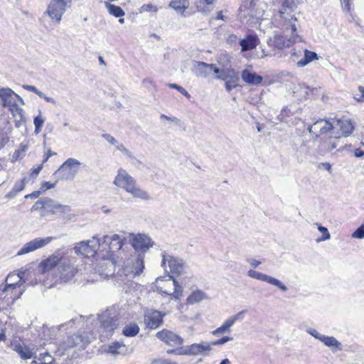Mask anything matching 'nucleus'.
Listing matches in <instances>:
<instances>
[{"label": "nucleus", "mask_w": 364, "mask_h": 364, "mask_svg": "<svg viewBox=\"0 0 364 364\" xmlns=\"http://www.w3.org/2000/svg\"><path fill=\"white\" fill-rule=\"evenodd\" d=\"M5 282L0 285V309L11 306L26 290L25 282L19 274L8 275Z\"/></svg>", "instance_id": "obj_1"}, {"label": "nucleus", "mask_w": 364, "mask_h": 364, "mask_svg": "<svg viewBox=\"0 0 364 364\" xmlns=\"http://www.w3.org/2000/svg\"><path fill=\"white\" fill-rule=\"evenodd\" d=\"M113 183L116 186L124 189L135 198L141 200H149L150 198L149 193L137 186L136 180L122 168L118 170Z\"/></svg>", "instance_id": "obj_2"}, {"label": "nucleus", "mask_w": 364, "mask_h": 364, "mask_svg": "<svg viewBox=\"0 0 364 364\" xmlns=\"http://www.w3.org/2000/svg\"><path fill=\"white\" fill-rule=\"evenodd\" d=\"M296 8L295 0H284L279 16L276 18L278 27L285 30L291 29L294 31L296 30L299 25L296 16Z\"/></svg>", "instance_id": "obj_3"}, {"label": "nucleus", "mask_w": 364, "mask_h": 364, "mask_svg": "<svg viewBox=\"0 0 364 364\" xmlns=\"http://www.w3.org/2000/svg\"><path fill=\"white\" fill-rule=\"evenodd\" d=\"M161 257L162 266L166 272L172 274L171 276L179 277L186 272L188 266L183 259L166 252H163Z\"/></svg>", "instance_id": "obj_4"}, {"label": "nucleus", "mask_w": 364, "mask_h": 364, "mask_svg": "<svg viewBox=\"0 0 364 364\" xmlns=\"http://www.w3.org/2000/svg\"><path fill=\"white\" fill-rule=\"evenodd\" d=\"M80 162L74 158H68L53 173V176L55 177V182L58 181L73 180L79 171Z\"/></svg>", "instance_id": "obj_5"}, {"label": "nucleus", "mask_w": 364, "mask_h": 364, "mask_svg": "<svg viewBox=\"0 0 364 364\" xmlns=\"http://www.w3.org/2000/svg\"><path fill=\"white\" fill-rule=\"evenodd\" d=\"M75 257H65L58 266V273L56 280L61 282H68L70 281L78 272V267L76 264Z\"/></svg>", "instance_id": "obj_6"}, {"label": "nucleus", "mask_w": 364, "mask_h": 364, "mask_svg": "<svg viewBox=\"0 0 364 364\" xmlns=\"http://www.w3.org/2000/svg\"><path fill=\"white\" fill-rule=\"evenodd\" d=\"M101 247V242L97 236H93L92 240L81 241L74 247L77 255L86 257H93Z\"/></svg>", "instance_id": "obj_7"}, {"label": "nucleus", "mask_w": 364, "mask_h": 364, "mask_svg": "<svg viewBox=\"0 0 364 364\" xmlns=\"http://www.w3.org/2000/svg\"><path fill=\"white\" fill-rule=\"evenodd\" d=\"M144 269V257L141 255L129 258L122 268V273L130 278L140 275Z\"/></svg>", "instance_id": "obj_8"}, {"label": "nucleus", "mask_w": 364, "mask_h": 364, "mask_svg": "<svg viewBox=\"0 0 364 364\" xmlns=\"http://www.w3.org/2000/svg\"><path fill=\"white\" fill-rule=\"evenodd\" d=\"M71 0H52L48 4L47 13L48 16L54 21L60 22L62 16L65 13L68 4Z\"/></svg>", "instance_id": "obj_9"}, {"label": "nucleus", "mask_w": 364, "mask_h": 364, "mask_svg": "<svg viewBox=\"0 0 364 364\" xmlns=\"http://www.w3.org/2000/svg\"><path fill=\"white\" fill-rule=\"evenodd\" d=\"M0 100L1 101V105L9 109L17 105V101H19L21 105H24L23 100L9 87L1 88Z\"/></svg>", "instance_id": "obj_10"}, {"label": "nucleus", "mask_w": 364, "mask_h": 364, "mask_svg": "<svg viewBox=\"0 0 364 364\" xmlns=\"http://www.w3.org/2000/svg\"><path fill=\"white\" fill-rule=\"evenodd\" d=\"M283 30L287 33L289 31L291 36L287 39L283 36H275L272 40V44L275 48L282 50L285 48H289L292 44L302 41V38L298 35L296 32L297 29L295 31L291 29Z\"/></svg>", "instance_id": "obj_11"}, {"label": "nucleus", "mask_w": 364, "mask_h": 364, "mask_svg": "<svg viewBox=\"0 0 364 364\" xmlns=\"http://www.w3.org/2000/svg\"><path fill=\"white\" fill-rule=\"evenodd\" d=\"M55 237H46L45 238L37 237L26 244L18 251L17 255H23L37 250L41 249L50 243Z\"/></svg>", "instance_id": "obj_12"}, {"label": "nucleus", "mask_w": 364, "mask_h": 364, "mask_svg": "<svg viewBox=\"0 0 364 364\" xmlns=\"http://www.w3.org/2000/svg\"><path fill=\"white\" fill-rule=\"evenodd\" d=\"M332 122L329 120L320 119L313 124L309 125L307 129L309 132L317 139L320 135L329 132L333 133Z\"/></svg>", "instance_id": "obj_13"}, {"label": "nucleus", "mask_w": 364, "mask_h": 364, "mask_svg": "<svg viewBox=\"0 0 364 364\" xmlns=\"http://www.w3.org/2000/svg\"><path fill=\"white\" fill-rule=\"evenodd\" d=\"M306 332L330 348L332 351L342 350V344L335 337L321 335L317 330L311 328H307Z\"/></svg>", "instance_id": "obj_14"}, {"label": "nucleus", "mask_w": 364, "mask_h": 364, "mask_svg": "<svg viewBox=\"0 0 364 364\" xmlns=\"http://www.w3.org/2000/svg\"><path fill=\"white\" fill-rule=\"evenodd\" d=\"M131 244L136 252L144 253L153 246L154 242L148 235L139 233L132 235Z\"/></svg>", "instance_id": "obj_15"}, {"label": "nucleus", "mask_w": 364, "mask_h": 364, "mask_svg": "<svg viewBox=\"0 0 364 364\" xmlns=\"http://www.w3.org/2000/svg\"><path fill=\"white\" fill-rule=\"evenodd\" d=\"M70 210L71 208L69 205L61 204L52 198H48L46 210V211H41V215L43 217L48 215L66 214L70 213Z\"/></svg>", "instance_id": "obj_16"}, {"label": "nucleus", "mask_w": 364, "mask_h": 364, "mask_svg": "<svg viewBox=\"0 0 364 364\" xmlns=\"http://www.w3.org/2000/svg\"><path fill=\"white\" fill-rule=\"evenodd\" d=\"M247 276L250 278L260 280L275 286L283 291H286L287 290V286L281 281L266 274L261 273L253 269H250L247 272Z\"/></svg>", "instance_id": "obj_17"}, {"label": "nucleus", "mask_w": 364, "mask_h": 364, "mask_svg": "<svg viewBox=\"0 0 364 364\" xmlns=\"http://www.w3.org/2000/svg\"><path fill=\"white\" fill-rule=\"evenodd\" d=\"M165 314L157 310H146L144 313V323L146 327L156 329L163 323Z\"/></svg>", "instance_id": "obj_18"}, {"label": "nucleus", "mask_w": 364, "mask_h": 364, "mask_svg": "<svg viewBox=\"0 0 364 364\" xmlns=\"http://www.w3.org/2000/svg\"><path fill=\"white\" fill-rule=\"evenodd\" d=\"M124 245L123 238L118 234L112 235H105L101 242V247L109 250V252H114L119 250Z\"/></svg>", "instance_id": "obj_19"}, {"label": "nucleus", "mask_w": 364, "mask_h": 364, "mask_svg": "<svg viewBox=\"0 0 364 364\" xmlns=\"http://www.w3.org/2000/svg\"><path fill=\"white\" fill-rule=\"evenodd\" d=\"M333 125V133L337 134L341 136H349L354 129V126L351 123L350 121L348 120H335L332 121Z\"/></svg>", "instance_id": "obj_20"}, {"label": "nucleus", "mask_w": 364, "mask_h": 364, "mask_svg": "<svg viewBox=\"0 0 364 364\" xmlns=\"http://www.w3.org/2000/svg\"><path fill=\"white\" fill-rule=\"evenodd\" d=\"M156 337L169 346H180L183 343V339L174 332L163 329L156 333Z\"/></svg>", "instance_id": "obj_21"}, {"label": "nucleus", "mask_w": 364, "mask_h": 364, "mask_svg": "<svg viewBox=\"0 0 364 364\" xmlns=\"http://www.w3.org/2000/svg\"><path fill=\"white\" fill-rule=\"evenodd\" d=\"M101 326L107 331H113L118 326V318L110 311H105L98 316Z\"/></svg>", "instance_id": "obj_22"}, {"label": "nucleus", "mask_w": 364, "mask_h": 364, "mask_svg": "<svg viewBox=\"0 0 364 364\" xmlns=\"http://www.w3.org/2000/svg\"><path fill=\"white\" fill-rule=\"evenodd\" d=\"M245 312V311H241L237 314L228 318L221 326L217 328L212 332L213 335L219 336L220 334L230 332V328L234 325L236 321H241L243 319Z\"/></svg>", "instance_id": "obj_23"}, {"label": "nucleus", "mask_w": 364, "mask_h": 364, "mask_svg": "<svg viewBox=\"0 0 364 364\" xmlns=\"http://www.w3.org/2000/svg\"><path fill=\"white\" fill-rule=\"evenodd\" d=\"M108 257H111L112 255L108 254ZM116 267V263L110 258L103 259L98 264L97 271L103 277H107L114 274Z\"/></svg>", "instance_id": "obj_24"}, {"label": "nucleus", "mask_w": 364, "mask_h": 364, "mask_svg": "<svg viewBox=\"0 0 364 364\" xmlns=\"http://www.w3.org/2000/svg\"><path fill=\"white\" fill-rule=\"evenodd\" d=\"M63 259L60 251L58 250L47 259L43 260L41 263V267L43 273H46L51 270L58 264L59 265Z\"/></svg>", "instance_id": "obj_25"}, {"label": "nucleus", "mask_w": 364, "mask_h": 364, "mask_svg": "<svg viewBox=\"0 0 364 364\" xmlns=\"http://www.w3.org/2000/svg\"><path fill=\"white\" fill-rule=\"evenodd\" d=\"M13 349L15 350L23 360L36 358V354L38 349L35 348H29L27 346L21 345L19 342L13 343Z\"/></svg>", "instance_id": "obj_26"}, {"label": "nucleus", "mask_w": 364, "mask_h": 364, "mask_svg": "<svg viewBox=\"0 0 364 364\" xmlns=\"http://www.w3.org/2000/svg\"><path fill=\"white\" fill-rule=\"evenodd\" d=\"M218 77L220 78V80L225 81V87L228 92H230L238 85L239 75L232 68L229 72H227V75L224 77L220 76Z\"/></svg>", "instance_id": "obj_27"}, {"label": "nucleus", "mask_w": 364, "mask_h": 364, "mask_svg": "<svg viewBox=\"0 0 364 364\" xmlns=\"http://www.w3.org/2000/svg\"><path fill=\"white\" fill-rule=\"evenodd\" d=\"M105 352L112 355L127 354L128 348L122 341H114L105 346Z\"/></svg>", "instance_id": "obj_28"}, {"label": "nucleus", "mask_w": 364, "mask_h": 364, "mask_svg": "<svg viewBox=\"0 0 364 364\" xmlns=\"http://www.w3.org/2000/svg\"><path fill=\"white\" fill-rule=\"evenodd\" d=\"M299 112V109L294 106H289L284 107L279 116L280 121L286 123H294L293 117L296 116ZM296 117H294V119Z\"/></svg>", "instance_id": "obj_29"}, {"label": "nucleus", "mask_w": 364, "mask_h": 364, "mask_svg": "<svg viewBox=\"0 0 364 364\" xmlns=\"http://www.w3.org/2000/svg\"><path fill=\"white\" fill-rule=\"evenodd\" d=\"M341 138L339 134H331L328 141L324 142L325 149L328 151H341L344 149L343 144H340Z\"/></svg>", "instance_id": "obj_30"}, {"label": "nucleus", "mask_w": 364, "mask_h": 364, "mask_svg": "<svg viewBox=\"0 0 364 364\" xmlns=\"http://www.w3.org/2000/svg\"><path fill=\"white\" fill-rule=\"evenodd\" d=\"M67 346L68 348H73L80 346L84 348L89 343L90 340L87 336L75 334L68 338Z\"/></svg>", "instance_id": "obj_31"}, {"label": "nucleus", "mask_w": 364, "mask_h": 364, "mask_svg": "<svg viewBox=\"0 0 364 364\" xmlns=\"http://www.w3.org/2000/svg\"><path fill=\"white\" fill-rule=\"evenodd\" d=\"M241 77L242 80L250 85H257L262 81V77L256 73H252L248 69L242 71Z\"/></svg>", "instance_id": "obj_32"}, {"label": "nucleus", "mask_w": 364, "mask_h": 364, "mask_svg": "<svg viewBox=\"0 0 364 364\" xmlns=\"http://www.w3.org/2000/svg\"><path fill=\"white\" fill-rule=\"evenodd\" d=\"M193 70L197 77L206 78L210 72V64L202 61H196Z\"/></svg>", "instance_id": "obj_33"}, {"label": "nucleus", "mask_w": 364, "mask_h": 364, "mask_svg": "<svg viewBox=\"0 0 364 364\" xmlns=\"http://www.w3.org/2000/svg\"><path fill=\"white\" fill-rule=\"evenodd\" d=\"M211 350L210 344L207 342L193 343L188 346L189 355H198Z\"/></svg>", "instance_id": "obj_34"}, {"label": "nucleus", "mask_w": 364, "mask_h": 364, "mask_svg": "<svg viewBox=\"0 0 364 364\" xmlns=\"http://www.w3.org/2000/svg\"><path fill=\"white\" fill-rule=\"evenodd\" d=\"M11 113L16 127H20L26 121L24 111L18 105L9 109Z\"/></svg>", "instance_id": "obj_35"}, {"label": "nucleus", "mask_w": 364, "mask_h": 364, "mask_svg": "<svg viewBox=\"0 0 364 364\" xmlns=\"http://www.w3.org/2000/svg\"><path fill=\"white\" fill-rule=\"evenodd\" d=\"M166 284H168L170 289H171V293L174 298L176 299H179L183 293V287L178 284L173 277L168 274Z\"/></svg>", "instance_id": "obj_36"}, {"label": "nucleus", "mask_w": 364, "mask_h": 364, "mask_svg": "<svg viewBox=\"0 0 364 364\" xmlns=\"http://www.w3.org/2000/svg\"><path fill=\"white\" fill-rule=\"evenodd\" d=\"M255 6V4L253 0H245L243 4L239 9L240 15L241 17H245L246 16H249L251 17L256 16V14L253 11V8Z\"/></svg>", "instance_id": "obj_37"}, {"label": "nucleus", "mask_w": 364, "mask_h": 364, "mask_svg": "<svg viewBox=\"0 0 364 364\" xmlns=\"http://www.w3.org/2000/svg\"><path fill=\"white\" fill-rule=\"evenodd\" d=\"M257 38L253 36H248L246 38L240 41L242 51H247L254 49L257 46Z\"/></svg>", "instance_id": "obj_38"}, {"label": "nucleus", "mask_w": 364, "mask_h": 364, "mask_svg": "<svg viewBox=\"0 0 364 364\" xmlns=\"http://www.w3.org/2000/svg\"><path fill=\"white\" fill-rule=\"evenodd\" d=\"M318 55L315 52L310 51L306 48H304V56L299 62V67L302 68L306 66L314 60H318Z\"/></svg>", "instance_id": "obj_39"}, {"label": "nucleus", "mask_w": 364, "mask_h": 364, "mask_svg": "<svg viewBox=\"0 0 364 364\" xmlns=\"http://www.w3.org/2000/svg\"><path fill=\"white\" fill-rule=\"evenodd\" d=\"M169 7L178 14H183L189 6L188 0H172L169 3Z\"/></svg>", "instance_id": "obj_40"}, {"label": "nucleus", "mask_w": 364, "mask_h": 364, "mask_svg": "<svg viewBox=\"0 0 364 364\" xmlns=\"http://www.w3.org/2000/svg\"><path fill=\"white\" fill-rule=\"evenodd\" d=\"M206 298L207 296L203 291L197 290L193 291L191 294V295L187 298V303L188 304H194L196 303L201 301L202 300Z\"/></svg>", "instance_id": "obj_41"}, {"label": "nucleus", "mask_w": 364, "mask_h": 364, "mask_svg": "<svg viewBox=\"0 0 364 364\" xmlns=\"http://www.w3.org/2000/svg\"><path fill=\"white\" fill-rule=\"evenodd\" d=\"M166 279H164L162 277H158L156 280V289L159 292L166 295H172L171 289H170L168 284H166Z\"/></svg>", "instance_id": "obj_42"}, {"label": "nucleus", "mask_w": 364, "mask_h": 364, "mask_svg": "<svg viewBox=\"0 0 364 364\" xmlns=\"http://www.w3.org/2000/svg\"><path fill=\"white\" fill-rule=\"evenodd\" d=\"M105 7L107 8L109 14L115 17H122L125 15V13L122 9L118 6H115L109 3H105Z\"/></svg>", "instance_id": "obj_43"}, {"label": "nucleus", "mask_w": 364, "mask_h": 364, "mask_svg": "<svg viewBox=\"0 0 364 364\" xmlns=\"http://www.w3.org/2000/svg\"><path fill=\"white\" fill-rule=\"evenodd\" d=\"M230 63L231 57L225 52L220 53L217 57V64L223 68H227Z\"/></svg>", "instance_id": "obj_44"}, {"label": "nucleus", "mask_w": 364, "mask_h": 364, "mask_svg": "<svg viewBox=\"0 0 364 364\" xmlns=\"http://www.w3.org/2000/svg\"><path fill=\"white\" fill-rule=\"evenodd\" d=\"M210 72H213L215 76V79L216 80H220V78H219L218 77L220 76V77H225L226 75H227V72H229L231 68H220L219 67L217 66L216 64H213V63H210Z\"/></svg>", "instance_id": "obj_45"}, {"label": "nucleus", "mask_w": 364, "mask_h": 364, "mask_svg": "<svg viewBox=\"0 0 364 364\" xmlns=\"http://www.w3.org/2000/svg\"><path fill=\"white\" fill-rule=\"evenodd\" d=\"M139 332V327L136 323H131L126 326L123 329V334L127 337H133Z\"/></svg>", "instance_id": "obj_46"}, {"label": "nucleus", "mask_w": 364, "mask_h": 364, "mask_svg": "<svg viewBox=\"0 0 364 364\" xmlns=\"http://www.w3.org/2000/svg\"><path fill=\"white\" fill-rule=\"evenodd\" d=\"M28 149V145L26 144H21L18 149H16L12 155L13 160H18L21 159L25 152Z\"/></svg>", "instance_id": "obj_47"}, {"label": "nucleus", "mask_w": 364, "mask_h": 364, "mask_svg": "<svg viewBox=\"0 0 364 364\" xmlns=\"http://www.w3.org/2000/svg\"><path fill=\"white\" fill-rule=\"evenodd\" d=\"M45 122V119L43 117L41 113L34 117L33 124L35 126L34 132L38 134L41 132L42 127Z\"/></svg>", "instance_id": "obj_48"}, {"label": "nucleus", "mask_w": 364, "mask_h": 364, "mask_svg": "<svg viewBox=\"0 0 364 364\" xmlns=\"http://www.w3.org/2000/svg\"><path fill=\"white\" fill-rule=\"evenodd\" d=\"M304 56V49H299L296 50L295 48L291 50L290 54V60L296 64L299 67V62L301 58Z\"/></svg>", "instance_id": "obj_49"}, {"label": "nucleus", "mask_w": 364, "mask_h": 364, "mask_svg": "<svg viewBox=\"0 0 364 364\" xmlns=\"http://www.w3.org/2000/svg\"><path fill=\"white\" fill-rule=\"evenodd\" d=\"M315 225L317 226L318 230L323 235L321 237H319V238L316 239V242H321V241H325V240H329L331 238V235H330L328 229L326 227L322 226L321 225H320V224H318L317 223Z\"/></svg>", "instance_id": "obj_50"}, {"label": "nucleus", "mask_w": 364, "mask_h": 364, "mask_svg": "<svg viewBox=\"0 0 364 364\" xmlns=\"http://www.w3.org/2000/svg\"><path fill=\"white\" fill-rule=\"evenodd\" d=\"M214 2V0H200L196 4L197 10L200 12L206 14L208 13L210 10L203 6V4L205 3L208 6L212 5Z\"/></svg>", "instance_id": "obj_51"}, {"label": "nucleus", "mask_w": 364, "mask_h": 364, "mask_svg": "<svg viewBox=\"0 0 364 364\" xmlns=\"http://www.w3.org/2000/svg\"><path fill=\"white\" fill-rule=\"evenodd\" d=\"M38 359L41 364H53L54 362V358L48 352L40 353Z\"/></svg>", "instance_id": "obj_52"}, {"label": "nucleus", "mask_w": 364, "mask_h": 364, "mask_svg": "<svg viewBox=\"0 0 364 364\" xmlns=\"http://www.w3.org/2000/svg\"><path fill=\"white\" fill-rule=\"evenodd\" d=\"M47 198H43L37 200L33 205L31 210L33 211L41 210L42 211H46L47 205Z\"/></svg>", "instance_id": "obj_53"}, {"label": "nucleus", "mask_w": 364, "mask_h": 364, "mask_svg": "<svg viewBox=\"0 0 364 364\" xmlns=\"http://www.w3.org/2000/svg\"><path fill=\"white\" fill-rule=\"evenodd\" d=\"M168 353H175L176 355H189L188 346L180 347L173 350H168Z\"/></svg>", "instance_id": "obj_54"}, {"label": "nucleus", "mask_w": 364, "mask_h": 364, "mask_svg": "<svg viewBox=\"0 0 364 364\" xmlns=\"http://www.w3.org/2000/svg\"><path fill=\"white\" fill-rule=\"evenodd\" d=\"M232 340V337H230V336H224L218 340H216V341H212L211 343H210L209 344H210V346H221V345H223L225 344V343L228 342V341H230Z\"/></svg>", "instance_id": "obj_55"}, {"label": "nucleus", "mask_w": 364, "mask_h": 364, "mask_svg": "<svg viewBox=\"0 0 364 364\" xmlns=\"http://www.w3.org/2000/svg\"><path fill=\"white\" fill-rule=\"evenodd\" d=\"M168 87L177 90L178 92H180L182 95H183L188 98L191 97L190 94L183 87L179 86L177 84L171 83L168 85Z\"/></svg>", "instance_id": "obj_56"}, {"label": "nucleus", "mask_w": 364, "mask_h": 364, "mask_svg": "<svg viewBox=\"0 0 364 364\" xmlns=\"http://www.w3.org/2000/svg\"><path fill=\"white\" fill-rule=\"evenodd\" d=\"M352 237L357 239H364V225H360L353 234Z\"/></svg>", "instance_id": "obj_57"}, {"label": "nucleus", "mask_w": 364, "mask_h": 364, "mask_svg": "<svg viewBox=\"0 0 364 364\" xmlns=\"http://www.w3.org/2000/svg\"><path fill=\"white\" fill-rule=\"evenodd\" d=\"M23 88L27 91L34 92L38 97H43V92L38 90L35 86L29 85H23Z\"/></svg>", "instance_id": "obj_58"}, {"label": "nucleus", "mask_w": 364, "mask_h": 364, "mask_svg": "<svg viewBox=\"0 0 364 364\" xmlns=\"http://www.w3.org/2000/svg\"><path fill=\"white\" fill-rule=\"evenodd\" d=\"M358 91L360 92L359 95L355 94L353 96V98L358 102H364V87L363 86H359L358 87Z\"/></svg>", "instance_id": "obj_59"}, {"label": "nucleus", "mask_w": 364, "mask_h": 364, "mask_svg": "<svg viewBox=\"0 0 364 364\" xmlns=\"http://www.w3.org/2000/svg\"><path fill=\"white\" fill-rule=\"evenodd\" d=\"M56 183L57 182H55V181L54 183L45 181L41 183V191L42 192H45L46 191H47L48 189L53 188L55 186Z\"/></svg>", "instance_id": "obj_60"}, {"label": "nucleus", "mask_w": 364, "mask_h": 364, "mask_svg": "<svg viewBox=\"0 0 364 364\" xmlns=\"http://www.w3.org/2000/svg\"><path fill=\"white\" fill-rule=\"evenodd\" d=\"M116 149L120 151L124 155L131 157L132 153L129 150H128L122 144H117Z\"/></svg>", "instance_id": "obj_61"}, {"label": "nucleus", "mask_w": 364, "mask_h": 364, "mask_svg": "<svg viewBox=\"0 0 364 364\" xmlns=\"http://www.w3.org/2000/svg\"><path fill=\"white\" fill-rule=\"evenodd\" d=\"M25 188V183H24V179L21 180V181H17L16 182V183L14 184L13 188L15 190V191H16L17 193H19L21 192V191H23Z\"/></svg>", "instance_id": "obj_62"}, {"label": "nucleus", "mask_w": 364, "mask_h": 364, "mask_svg": "<svg viewBox=\"0 0 364 364\" xmlns=\"http://www.w3.org/2000/svg\"><path fill=\"white\" fill-rule=\"evenodd\" d=\"M141 10L143 11H154V12H156L157 11L158 9L156 6H154L151 4H144L141 7Z\"/></svg>", "instance_id": "obj_63"}, {"label": "nucleus", "mask_w": 364, "mask_h": 364, "mask_svg": "<svg viewBox=\"0 0 364 364\" xmlns=\"http://www.w3.org/2000/svg\"><path fill=\"white\" fill-rule=\"evenodd\" d=\"M102 137L107 140L109 144H112V145H117V144L118 143L117 141L115 139L114 137H113L112 136H111L110 134H102Z\"/></svg>", "instance_id": "obj_64"}]
</instances>
